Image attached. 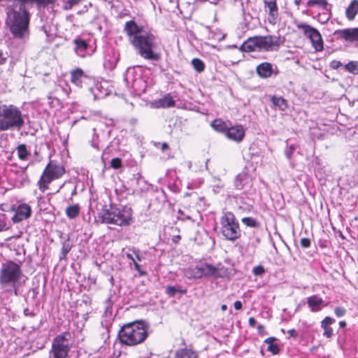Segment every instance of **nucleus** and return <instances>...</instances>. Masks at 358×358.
Listing matches in <instances>:
<instances>
[{"label":"nucleus","instance_id":"obj_23","mask_svg":"<svg viewBox=\"0 0 358 358\" xmlns=\"http://www.w3.org/2000/svg\"><path fill=\"white\" fill-rule=\"evenodd\" d=\"M358 13V0H353L350 5L347 7L345 10L346 17L349 20L355 19L356 15Z\"/></svg>","mask_w":358,"mask_h":358},{"label":"nucleus","instance_id":"obj_1","mask_svg":"<svg viewBox=\"0 0 358 358\" xmlns=\"http://www.w3.org/2000/svg\"><path fill=\"white\" fill-rule=\"evenodd\" d=\"M131 44L138 54L146 60L157 62L161 58V54L157 51L158 38L151 31L145 30L141 35L134 38Z\"/></svg>","mask_w":358,"mask_h":358},{"label":"nucleus","instance_id":"obj_58","mask_svg":"<svg viewBox=\"0 0 358 358\" xmlns=\"http://www.w3.org/2000/svg\"><path fill=\"white\" fill-rule=\"evenodd\" d=\"M227 309V306L226 304H223V305H222V306H221V310H222V311H224V310H226Z\"/></svg>","mask_w":358,"mask_h":358},{"label":"nucleus","instance_id":"obj_16","mask_svg":"<svg viewBox=\"0 0 358 358\" xmlns=\"http://www.w3.org/2000/svg\"><path fill=\"white\" fill-rule=\"evenodd\" d=\"M144 31L143 27L138 26L134 20L127 21L124 27V31L128 36L130 43L134 38L141 35Z\"/></svg>","mask_w":358,"mask_h":358},{"label":"nucleus","instance_id":"obj_48","mask_svg":"<svg viewBox=\"0 0 358 358\" xmlns=\"http://www.w3.org/2000/svg\"><path fill=\"white\" fill-rule=\"evenodd\" d=\"M24 313L27 316H30L31 317L35 316V313H34L32 311H30L28 308L24 309Z\"/></svg>","mask_w":358,"mask_h":358},{"label":"nucleus","instance_id":"obj_42","mask_svg":"<svg viewBox=\"0 0 358 358\" xmlns=\"http://www.w3.org/2000/svg\"><path fill=\"white\" fill-rule=\"evenodd\" d=\"M110 166L113 169H119L122 166V160L120 158H113L110 162Z\"/></svg>","mask_w":358,"mask_h":358},{"label":"nucleus","instance_id":"obj_35","mask_svg":"<svg viewBox=\"0 0 358 358\" xmlns=\"http://www.w3.org/2000/svg\"><path fill=\"white\" fill-rule=\"evenodd\" d=\"M191 64H192L194 69L197 73H201L205 69V64H204V62L201 59H200L199 58H194L191 61Z\"/></svg>","mask_w":358,"mask_h":358},{"label":"nucleus","instance_id":"obj_64","mask_svg":"<svg viewBox=\"0 0 358 358\" xmlns=\"http://www.w3.org/2000/svg\"><path fill=\"white\" fill-rule=\"evenodd\" d=\"M185 196H189V193H186Z\"/></svg>","mask_w":358,"mask_h":358},{"label":"nucleus","instance_id":"obj_50","mask_svg":"<svg viewBox=\"0 0 358 358\" xmlns=\"http://www.w3.org/2000/svg\"><path fill=\"white\" fill-rule=\"evenodd\" d=\"M6 57L3 56V53L0 52V65L3 64L6 62Z\"/></svg>","mask_w":358,"mask_h":358},{"label":"nucleus","instance_id":"obj_20","mask_svg":"<svg viewBox=\"0 0 358 358\" xmlns=\"http://www.w3.org/2000/svg\"><path fill=\"white\" fill-rule=\"evenodd\" d=\"M324 300L317 295H313L307 298V304L311 312H318L321 310V306Z\"/></svg>","mask_w":358,"mask_h":358},{"label":"nucleus","instance_id":"obj_19","mask_svg":"<svg viewBox=\"0 0 358 358\" xmlns=\"http://www.w3.org/2000/svg\"><path fill=\"white\" fill-rule=\"evenodd\" d=\"M239 50L245 52L259 51L257 36L249 38L240 46Z\"/></svg>","mask_w":358,"mask_h":358},{"label":"nucleus","instance_id":"obj_28","mask_svg":"<svg viewBox=\"0 0 358 358\" xmlns=\"http://www.w3.org/2000/svg\"><path fill=\"white\" fill-rule=\"evenodd\" d=\"M308 6H317L322 8L324 10L330 12L331 9V5L329 4L326 0H309L307 2Z\"/></svg>","mask_w":358,"mask_h":358},{"label":"nucleus","instance_id":"obj_44","mask_svg":"<svg viewBox=\"0 0 358 358\" xmlns=\"http://www.w3.org/2000/svg\"><path fill=\"white\" fill-rule=\"evenodd\" d=\"M300 245L303 248H308L310 246V240L308 238H302L300 240Z\"/></svg>","mask_w":358,"mask_h":358},{"label":"nucleus","instance_id":"obj_25","mask_svg":"<svg viewBox=\"0 0 358 358\" xmlns=\"http://www.w3.org/2000/svg\"><path fill=\"white\" fill-rule=\"evenodd\" d=\"M185 275L189 279L201 278V270L199 265L194 267H189L184 271Z\"/></svg>","mask_w":358,"mask_h":358},{"label":"nucleus","instance_id":"obj_15","mask_svg":"<svg viewBox=\"0 0 358 358\" xmlns=\"http://www.w3.org/2000/svg\"><path fill=\"white\" fill-rule=\"evenodd\" d=\"M31 215V208L30 206L27 203H22L17 206L12 220L14 223H17L28 219L30 217Z\"/></svg>","mask_w":358,"mask_h":358},{"label":"nucleus","instance_id":"obj_54","mask_svg":"<svg viewBox=\"0 0 358 358\" xmlns=\"http://www.w3.org/2000/svg\"><path fill=\"white\" fill-rule=\"evenodd\" d=\"M346 322L345 321H340L339 322V327L340 328H345L346 327Z\"/></svg>","mask_w":358,"mask_h":358},{"label":"nucleus","instance_id":"obj_27","mask_svg":"<svg viewBox=\"0 0 358 358\" xmlns=\"http://www.w3.org/2000/svg\"><path fill=\"white\" fill-rule=\"evenodd\" d=\"M271 101L275 108H278L280 110H285L287 108V102L282 96H273L271 98Z\"/></svg>","mask_w":358,"mask_h":358},{"label":"nucleus","instance_id":"obj_46","mask_svg":"<svg viewBox=\"0 0 358 358\" xmlns=\"http://www.w3.org/2000/svg\"><path fill=\"white\" fill-rule=\"evenodd\" d=\"M287 333H288L289 337H292L294 338H296L298 336L296 331L294 329L288 330Z\"/></svg>","mask_w":358,"mask_h":358},{"label":"nucleus","instance_id":"obj_39","mask_svg":"<svg viewBox=\"0 0 358 358\" xmlns=\"http://www.w3.org/2000/svg\"><path fill=\"white\" fill-rule=\"evenodd\" d=\"M265 273V269L262 265L253 268L252 273L256 276H261Z\"/></svg>","mask_w":358,"mask_h":358},{"label":"nucleus","instance_id":"obj_6","mask_svg":"<svg viewBox=\"0 0 358 358\" xmlns=\"http://www.w3.org/2000/svg\"><path fill=\"white\" fill-rule=\"evenodd\" d=\"M64 166L56 161H50L45 167L37 185L41 192L48 189V185L55 180L62 177L65 173Z\"/></svg>","mask_w":358,"mask_h":358},{"label":"nucleus","instance_id":"obj_62","mask_svg":"<svg viewBox=\"0 0 358 358\" xmlns=\"http://www.w3.org/2000/svg\"><path fill=\"white\" fill-rule=\"evenodd\" d=\"M184 219H186V220H191V217H190V216L187 215V216H185V218H184Z\"/></svg>","mask_w":358,"mask_h":358},{"label":"nucleus","instance_id":"obj_63","mask_svg":"<svg viewBox=\"0 0 358 358\" xmlns=\"http://www.w3.org/2000/svg\"><path fill=\"white\" fill-rule=\"evenodd\" d=\"M76 188H74L73 192H72V194H76Z\"/></svg>","mask_w":358,"mask_h":358},{"label":"nucleus","instance_id":"obj_61","mask_svg":"<svg viewBox=\"0 0 358 358\" xmlns=\"http://www.w3.org/2000/svg\"><path fill=\"white\" fill-rule=\"evenodd\" d=\"M294 3H295V4H296V5H299V3H300V0H295V1H294Z\"/></svg>","mask_w":358,"mask_h":358},{"label":"nucleus","instance_id":"obj_41","mask_svg":"<svg viewBox=\"0 0 358 358\" xmlns=\"http://www.w3.org/2000/svg\"><path fill=\"white\" fill-rule=\"evenodd\" d=\"M346 309L343 307L338 306L334 309V313L337 317H341L346 314Z\"/></svg>","mask_w":358,"mask_h":358},{"label":"nucleus","instance_id":"obj_57","mask_svg":"<svg viewBox=\"0 0 358 358\" xmlns=\"http://www.w3.org/2000/svg\"><path fill=\"white\" fill-rule=\"evenodd\" d=\"M260 238L259 237H256L255 238V244H254V246H256L257 245H258L259 243H260Z\"/></svg>","mask_w":358,"mask_h":358},{"label":"nucleus","instance_id":"obj_13","mask_svg":"<svg viewBox=\"0 0 358 358\" xmlns=\"http://www.w3.org/2000/svg\"><path fill=\"white\" fill-rule=\"evenodd\" d=\"M245 134V131L243 127L241 124H237L228 128L226 131L225 136L229 140L240 143L243 140Z\"/></svg>","mask_w":358,"mask_h":358},{"label":"nucleus","instance_id":"obj_55","mask_svg":"<svg viewBox=\"0 0 358 358\" xmlns=\"http://www.w3.org/2000/svg\"><path fill=\"white\" fill-rule=\"evenodd\" d=\"M264 329V327L262 324H259L258 327H257V330H258V332L259 333H262V331H263Z\"/></svg>","mask_w":358,"mask_h":358},{"label":"nucleus","instance_id":"obj_43","mask_svg":"<svg viewBox=\"0 0 358 358\" xmlns=\"http://www.w3.org/2000/svg\"><path fill=\"white\" fill-rule=\"evenodd\" d=\"M295 149H296L295 145H291L289 147H288L285 150V154L288 159H290L292 158V154H293L294 151L295 150Z\"/></svg>","mask_w":358,"mask_h":358},{"label":"nucleus","instance_id":"obj_60","mask_svg":"<svg viewBox=\"0 0 358 358\" xmlns=\"http://www.w3.org/2000/svg\"><path fill=\"white\" fill-rule=\"evenodd\" d=\"M178 213L181 215H185L184 213L181 210H178Z\"/></svg>","mask_w":358,"mask_h":358},{"label":"nucleus","instance_id":"obj_45","mask_svg":"<svg viewBox=\"0 0 358 358\" xmlns=\"http://www.w3.org/2000/svg\"><path fill=\"white\" fill-rule=\"evenodd\" d=\"M341 66H342V63L340 61H337V60H333L330 64V66L333 69H337Z\"/></svg>","mask_w":358,"mask_h":358},{"label":"nucleus","instance_id":"obj_8","mask_svg":"<svg viewBox=\"0 0 358 358\" xmlns=\"http://www.w3.org/2000/svg\"><path fill=\"white\" fill-rule=\"evenodd\" d=\"M69 332H64L56 336L52 341L49 358H66L70 350L69 340L66 336Z\"/></svg>","mask_w":358,"mask_h":358},{"label":"nucleus","instance_id":"obj_31","mask_svg":"<svg viewBox=\"0 0 358 358\" xmlns=\"http://www.w3.org/2000/svg\"><path fill=\"white\" fill-rule=\"evenodd\" d=\"M71 248H72V243H71L69 238H67L62 243V247L61 252L59 255V259H65L67 254L71 250Z\"/></svg>","mask_w":358,"mask_h":358},{"label":"nucleus","instance_id":"obj_4","mask_svg":"<svg viewBox=\"0 0 358 358\" xmlns=\"http://www.w3.org/2000/svg\"><path fill=\"white\" fill-rule=\"evenodd\" d=\"M23 274L20 266L9 261L3 264L0 268V285L2 289L8 292H14L18 295V282Z\"/></svg>","mask_w":358,"mask_h":358},{"label":"nucleus","instance_id":"obj_59","mask_svg":"<svg viewBox=\"0 0 358 358\" xmlns=\"http://www.w3.org/2000/svg\"><path fill=\"white\" fill-rule=\"evenodd\" d=\"M136 259H138V261L141 260V258L140 257V256L138 253H136Z\"/></svg>","mask_w":358,"mask_h":358},{"label":"nucleus","instance_id":"obj_14","mask_svg":"<svg viewBox=\"0 0 358 358\" xmlns=\"http://www.w3.org/2000/svg\"><path fill=\"white\" fill-rule=\"evenodd\" d=\"M257 74L261 78H268L275 73V75L278 73L277 67L273 68V65L269 62H264L259 64L256 67Z\"/></svg>","mask_w":358,"mask_h":358},{"label":"nucleus","instance_id":"obj_34","mask_svg":"<svg viewBox=\"0 0 358 358\" xmlns=\"http://www.w3.org/2000/svg\"><path fill=\"white\" fill-rule=\"evenodd\" d=\"M17 156L20 159L25 160L28 156L30 155V152L27 150V146L24 144H20L17 147Z\"/></svg>","mask_w":358,"mask_h":358},{"label":"nucleus","instance_id":"obj_51","mask_svg":"<svg viewBox=\"0 0 358 358\" xmlns=\"http://www.w3.org/2000/svg\"><path fill=\"white\" fill-rule=\"evenodd\" d=\"M106 303V313H107L108 311V310L110 308H111L110 299L107 300Z\"/></svg>","mask_w":358,"mask_h":358},{"label":"nucleus","instance_id":"obj_26","mask_svg":"<svg viewBox=\"0 0 358 358\" xmlns=\"http://www.w3.org/2000/svg\"><path fill=\"white\" fill-rule=\"evenodd\" d=\"M84 76V72L80 69H77L71 72V81L78 87L82 86V78Z\"/></svg>","mask_w":358,"mask_h":358},{"label":"nucleus","instance_id":"obj_36","mask_svg":"<svg viewBox=\"0 0 358 358\" xmlns=\"http://www.w3.org/2000/svg\"><path fill=\"white\" fill-rule=\"evenodd\" d=\"M242 222L250 227L257 228L259 227V223L253 217H245L242 218Z\"/></svg>","mask_w":358,"mask_h":358},{"label":"nucleus","instance_id":"obj_47","mask_svg":"<svg viewBox=\"0 0 358 358\" xmlns=\"http://www.w3.org/2000/svg\"><path fill=\"white\" fill-rule=\"evenodd\" d=\"M256 323H257L256 320L254 317H251L249 318L248 324L250 327H254L255 326Z\"/></svg>","mask_w":358,"mask_h":358},{"label":"nucleus","instance_id":"obj_10","mask_svg":"<svg viewBox=\"0 0 358 358\" xmlns=\"http://www.w3.org/2000/svg\"><path fill=\"white\" fill-rule=\"evenodd\" d=\"M257 39L259 51H276L285 42V38L280 35L259 36H257Z\"/></svg>","mask_w":358,"mask_h":358},{"label":"nucleus","instance_id":"obj_21","mask_svg":"<svg viewBox=\"0 0 358 358\" xmlns=\"http://www.w3.org/2000/svg\"><path fill=\"white\" fill-rule=\"evenodd\" d=\"M335 322V320L331 317H326L321 322V327L324 329L323 336L327 338H331L333 336V329L330 327L331 324Z\"/></svg>","mask_w":358,"mask_h":358},{"label":"nucleus","instance_id":"obj_3","mask_svg":"<svg viewBox=\"0 0 358 358\" xmlns=\"http://www.w3.org/2000/svg\"><path fill=\"white\" fill-rule=\"evenodd\" d=\"M148 336V326L141 320L124 324L118 332L120 342L128 346L143 343Z\"/></svg>","mask_w":358,"mask_h":358},{"label":"nucleus","instance_id":"obj_7","mask_svg":"<svg viewBox=\"0 0 358 358\" xmlns=\"http://www.w3.org/2000/svg\"><path fill=\"white\" fill-rule=\"evenodd\" d=\"M220 232L226 240L234 241L241 235L239 224L231 212L223 213L220 217Z\"/></svg>","mask_w":358,"mask_h":358},{"label":"nucleus","instance_id":"obj_24","mask_svg":"<svg viewBox=\"0 0 358 358\" xmlns=\"http://www.w3.org/2000/svg\"><path fill=\"white\" fill-rule=\"evenodd\" d=\"M156 103L157 107L170 108L173 107L176 102L170 94H166L162 98L157 100Z\"/></svg>","mask_w":358,"mask_h":358},{"label":"nucleus","instance_id":"obj_52","mask_svg":"<svg viewBox=\"0 0 358 358\" xmlns=\"http://www.w3.org/2000/svg\"><path fill=\"white\" fill-rule=\"evenodd\" d=\"M168 148H169V145H168V143H162V148H161L162 150V151H164V150H167Z\"/></svg>","mask_w":358,"mask_h":358},{"label":"nucleus","instance_id":"obj_2","mask_svg":"<svg viewBox=\"0 0 358 358\" xmlns=\"http://www.w3.org/2000/svg\"><path fill=\"white\" fill-rule=\"evenodd\" d=\"M24 117L17 106L0 103V132L21 130L25 124Z\"/></svg>","mask_w":358,"mask_h":358},{"label":"nucleus","instance_id":"obj_53","mask_svg":"<svg viewBox=\"0 0 358 358\" xmlns=\"http://www.w3.org/2000/svg\"><path fill=\"white\" fill-rule=\"evenodd\" d=\"M127 259H129V260L132 261V262H133V263H134V262H136V261H135V259H134V257H133V255H132L131 254L127 253Z\"/></svg>","mask_w":358,"mask_h":358},{"label":"nucleus","instance_id":"obj_12","mask_svg":"<svg viewBox=\"0 0 358 358\" xmlns=\"http://www.w3.org/2000/svg\"><path fill=\"white\" fill-rule=\"evenodd\" d=\"M334 35L345 41H358V27L336 30Z\"/></svg>","mask_w":358,"mask_h":358},{"label":"nucleus","instance_id":"obj_29","mask_svg":"<svg viewBox=\"0 0 358 358\" xmlns=\"http://www.w3.org/2000/svg\"><path fill=\"white\" fill-rule=\"evenodd\" d=\"M248 180V176L245 173H240L238 174L234 180V185L236 189H242L245 185L247 181Z\"/></svg>","mask_w":358,"mask_h":358},{"label":"nucleus","instance_id":"obj_5","mask_svg":"<svg viewBox=\"0 0 358 358\" xmlns=\"http://www.w3.org/2000/svg\"><path fill=\"white\" fill-rule=\"evenodd\" d=\"M101 217L103 223L128 226L131 220V211L130 208L111 205L109 209L103 210Z\"/></svg>","mask_w":358,"mask_h":358},{"label":"nucleus","instance_id":"obj_17","mask_svg":"<svg viewBox=\"0 0 358 358\" xmlns=\"http://www.w3.org/2000/svg\"><path fill=\"white\" fill-rule=\"evenodd\" d=\"M201 278L203 277H213L217 278L221 277L220 269L218 267L214 266L212 264L204 263L199 265Z\"/></svg>","mask_w":358,"mask_h":358},{"label":"nucleus","instance_id":"obj_32","mask_svg":"<svg viewBox=\"0 0 358 358\" xmlns=\"http://www.w3.org/2000/svg\"><path fill=\"white\" fill-rule=\"evenodd\" d=\"M80 212V207L78 204L70 206L66 209V215L70 219L76 217Z\"/></svg>","mask_w":358,"mask_h":358},{"label":"nucleus","instance_id":"obj_22","mask_svg":"<svg viewBox=\"0 0 358 358\" xmlns=\"http://www.w3.org/2000/svg\"><path fill=\"white\" fill-rule=\"evenodd\" d=\"M174 358H199L196 351L187 348L178 350Z\"/></svg>","mask_w":358,"mask_h":358},{"label":"nucleus","instance_id":"obj_33","mask_svg":"<svg viewBox=\"0 0 358 358\" xmlns=\"http://www.w3.org/2000/svg\"><path fill=\"white\" fill-rule=\"evenodd\" d=\"M275 340L274 337H269L265 340V343H267L268 345V351L272 352L273 355H276L279 352V347L277 344H274L273 341Z\"/></svg>","mask_w":358,"mask_h":358},{"label":"nucleus","instance_id":"obj_56","mask_svg":"<svg viewBox=\"0 0 358 358\" xmlns=\"http://www.w3.org/2000/svg\"><path fill=\"white\" fill-rule=\"evenodd\" d=\"M134 268L136 270H137V271L140 270L141 266L136 262H134Z\"/></svg>","mask_w":358,"mask_h":358},{"label":"nucleus","instance_id":"obj_49","mask_svg":"<svg viewBox=\"0 0 358 358\" xmlns=\"http://www.w3.org/2000/svg\"><path fill=\"white\" fill-rule=\"evenodd\" d=\"M234 308L236 310H241L242 309V303L240 301H235Z\"/></svg>","mask_w":358,"mask_h":358},{"label":"nucleus","instance_id":"obj_30","mask_svg":"<svg viewBox=\"0 0 358 358\" xmlns=\"http://www.w3.org/2000/svg\"><path fill=\"white\" fill-rule=\"evenodd\" d=\"M211 127L217 131L224 132L226 134V131L228 129V127L226 125V123L220 120L216 119L211 122Z\"/></svg>","mask_w":358,"mask_h":358},{"label":"nucleus","instance_id":"obj_11","mask_svg":"<svg viewBox=\"0 0 358 358\" xmlns=\"http://www.w3.org/2000/svg\"><path fill=\"white\" fill-rule=\"evenodd\" d=\"M265 11L268 13V22L275 25L279 20V9L277 0H263Z\"/></svg>","mask_w":358,"mask_h":358},{"label":"nucleus","instance_id":"obj_40","mask_svg":"<svg viewBox=\"0 0 358 358\" xmlns=\"http://www.w3.org/2000/svg\"><path fill=\"white\" fill-rule=\"evenodd\" d=\"M80 0H67L64 6V10H69L73 6L78 5L80 3Z\"/></svg>","mask_w":358,"mask_h":358},{"label":"nucleus","instance_id":"obj_37","mask_svg":"<svg viewBox=\"0 0 358 358\" xmlns=\"http://www.w3.org/2000/svg\"><path fill=\"white\" fill-rule=\"evenodd\" d=\"M345 69L351 73L355 75L358 74V62L352 61L348 62L347 64H345Z\"/></svg>","mask_w":358,"mask_h":358},{"label":"nucleus","instance_id":"obj_18","mask_svg":"<svg viewBox=\"0 0 358 358\" xmlns=\"http://www.w3.org/2000/svg\"><path fill=\"white\" fill-rule=\"evenodd\" d=\"M73 42L76 45L75 52L78 56L84 57L90 55L88 52L89 44L85 40L76 38Z\"/></svg>","mask_w":358,"mask_h":358},{"label":"nucleus","instance_id":"obj_38","mask_svg":"<svg viewBox=\"0 0 358 358\" xmlns=\"http://www.w3.org/2000/svg\"><path fill=\"white\" fill-rule=\"evenodd\" d=\"M176 292H180L181 294H186L187 289H178L174 286H168L166 289V293L171 296H173Z\"/></svg>","mask_w":358,"mask_h":358},{"label":"nucleus","instance_id":"obj_9","mask_svg":"<svg viewBox=\"0 0 358 358\" xmlns=\"http://www.w3.org/2000/svg\"><path fill=\"white\" fill-rule=\"evenodd\" d=\"M294 23L297 29L301 30L303 34L310 40L312 45L316 51L323 50V40L317 29L301 22H295Z\"/></svg>","mask_w":358,"mask_h":358}]
</instances>
